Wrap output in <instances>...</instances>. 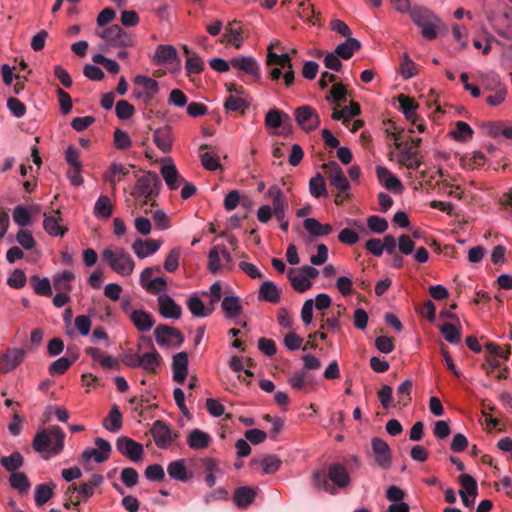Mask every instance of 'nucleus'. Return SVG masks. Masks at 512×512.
Listing matches in <instances>:
<instances>
[{
  "mask_svg": "<svg viewBox=\"0 0 512 512\" xmlns=\"http://www.w3.org/2000/svg\"><path fill=\"white\" fill-rule=\"evenodd\" d=\"M350 483V476L345 467L339 464H333L328 469V474L324 471H316L313 474V485L317 489H322L330 494H335L336 489L345 488Z\"/></svg>",
  "mask_w": 512,
  "mask_h": 512,
  "instance_id": "nucleus-1",
  "label": "nucleus"
},
{
  "mask_svg": "<svg viewBox=\"0 0 512 512\" xmlns=\"http://www.w3.org/2000/svg\"><path fill=\"white\" fill-rule=\"evenodd\" d=\"M65 435L57 426L43 429L35 435L33 448L36 452L46 453V458L59 454L64 447Z\"/></svg>",
  "mask_w": 512,
  "mask_h": 512,
  "instance_id": "nucleus-2",
  "label": "nucleus"
},
{
  "mask_svg": "<svg viewBox=\"0 0 512 512\" xmlns=\"http://www.w3.org/2000/svg\"><path fill=\"white\" fill-rule=\"evenodd\" d=\"M103 260L110 268L121 276H129L133 273L135 262L132 256L120 247H109L102 252Z\"/></svg>",
  "mask_w": 512,
  "mask_h": 512,
  "instance_id": "nucleus-3",
  "label": "nucleus"
},
{
  "mask_svg": "<svg viewBox=\"0 0 512 512\" xmlns=\"http://www.w3.org/2000/svg\"><path fill=\"white\" fill-rule=\"evenodd\" d=\"M266 64L268 66H272V69L270 70V77L272 80L280 79L282 76V69H284L285 72L283 74V78L285 84L290 86L294 82V71L289 53L277 54L272 52V46H270L266 57Z\"/></svg>",
  "mask_w": 512,
  "mask_h": 512,
  "instance_id": "nucleus-4",
  "label": "nucleus"
},
{
  "mask_svg": "<svg viewBox=\"0 0 512 512\" xmlns=\"http://www.w3.org/2000/svg\"><path fill=\"white\" fill-rule=\"evenodd\" d=\"M409 15L412 21L421 28L424 38L428 40L436 38L440 19L431 10L424 7H415Z\"/></svg>",
  "mask_w": 512,
  "mask_h": 512,
  "instance_id": "nucleus-5",
  "label": "nucleus"
},
{
  "mask_svg": "<svg viewBox=\"0 0 512 512\" xmlns=\"http://www.w3.org/2000/svg\"><path fill=\"white\" fill-rule=\"evenodd\" d=\"M159 187V177L153 172H146L137 179L131 195L137 200L143 199L146 204L149 199L158 194Z\"/></svg>",
  "mask_w": 512,
  "mask_h": 512,
  "instance_id": "nucleus-6",
  "label": "nucleus"
},
{
  "mask_svg": "<svg viewBox=\"0 0 512 512\" xmlns=\"http://www.w3.org/2000/svg\"><path fill=\"white\" fill-rule=\"evenodd\" d=\"M140 352V368L155 373L161 365V355L154 347L151 339L142 337L137 345Z\"/></svg>",
  "mask_w": 512,
  "mask_h": 512,
  "instance_id": "nucleus-7",
  "label": "nucleus"
},
{
  "mask_svg": "<svg viewBox=\"0 0 512 512\" xmlns=\"http://www.w3.org/2000/svg\"><path fill=\"white\" fill-rule=\"evenodd\" d=\"M96 34L104 40L107 47L125 48L134 44V37L119 25L98 30Z\"/></svg>",
  "mask_w": 512,
  "mask_h": 512,
  "instance_id": "nucleus-8",
  "label": "nucleus"
},
{
  "mask_svg": "<svg viewBox=\"0 0 512 512\" xmlns=\"http://www.w3.org/2000/svg\"><path fill=\"white\" fill-rule=\"evenodd\" d=\"M235 262L224 245L212 247L208 253V269L213 274L232 270Z\"/></svg>",
  "mask_w": 512,
  "mask_h": 512,
  "instance_id": "nucleus-9",
  "label": "nucleus"
},
{
  "mask_svg": "<svg viewBox=\"0 0 512 512\" xmlns=\"http://www.w3.org/2000/svg\"><path fill=\"white\" fill-rule=\"evenodd\" d=\"M159 92L156 80L145 75H137L134 78L132 96L144 103L150 102Z\"/></svg>",
  "mask_w": 512,
  "mask_h": 512,
  "instance_id": "nucleus-10",
  "label": "nucleus"
},
{
  "mask_svg": "<svg viewBox=\"0 0 512 512\" xmlns=\"http://www.w3.org/2000/svg\"><path fill=\"white\" fill-rule=\"evenodd\" d=\"M116 449L121 455L135 463L140 462L144 455L143 445L125 436L117 439Z\"/></svg>",
  "mask_w": 512,
  "mask_h": 512,
  "instance_id": "nucleus-11",
  "label": "nucleus"
},
{
  "mask_svg": "<svg viewBox=\"0 0 512 512\" xmlns=\"http://www.w3.org/2000/svg\"><path fill=\"white\" fill-rule=\"evenodd\" d=\"M95 445V448H88L83 451L82 458L85 462L103 463L109 458L111 445L108 441L103 438H96Z\"/></svg>",
  "mask_w": 512,
  "mask_h": 512,
  "instance_id": "nucleus-12",
  "label": "nucleus"
},
{
  "mask_svg": "<svg viewBox=\"0 0 512 512\" xmlns=\"http://www.w3.org/2000/svg\"><path fill=\"white\" fill-rule=\"evenodd\" d=\"M231 67L254 80L260 79V65L252 56H237L231 59Z\"/></svg>",
  "mask_w": 512,
  "mask_h": 512,
  "instance_id": "nucleus-13",
  "label": "nucleus"
},
{
  "mask_svg": "<svg viewBox=\"0 0 512 512\" xmlns=\"http://www.w3.org/2000/svg\"><path fill=\"white\" fill-rule=\"evenodd\" d=\"M156 342L161 347L180 346L183 342L181 333L169 326H158L154 330Z\"/></svg>",
  "mask_w": 512,
  "mask_h": 512,
  "instance_id": "nucleus-14",
  "label": "nucleus"
},
{
  "mask_svg": "<svg viewBox=\"0 0 512 512\" xmlns=\"http://www.w3.org/2000/svg\"><path fill=\"white\" fill-rule=\"evenodd\" d=\"M163 163L160 173L165 184L170 190H177L185 182V179L181 176L171 159L166 158L163 160Z\"/></svg>",
  "mask_w": 512,
  "mask_h": 512,
  "instance_id": "nucleus-15",
  "label": "nucleus"
},
{
  "mask_svg": "<svg viewBox=\"0 0 512 512\" xmlns=\"http://www.w3.org/2000/svg\"><path fill=\"white\" fill-rule=\"evenodd\" d=\"M295 119L297 123L306 131L316 129L320 124V118L315 109L304 105L295 110Z\"/></svg>",
  "mask_w": 512,
  "mask_h": 512,
  "instance_id": "nucleus-16",
  "label": "nucleus"
},
{
  "mask_svg": "<svg viewBox=\"0 0 512 512\" xmlns=\"http://www.w3.org/2000/svg\"><path fill=\"white\" fill-rule=\"evenodd\" d=\"M327 172L330 184L341 192H346L350 188L348 179L346 178L343 170L335 161H330L323 165Z\"/></svg>",
  "mask_w": 512,
  "mask_h": 512,
  "instance_id": "nucleus-17",
  "label": "nucleus"
},
{
  "mask_svg": "<svg viewBox=\"0 0 512 512\" xmlns=\"http://www.w3.org/2000/svg\"><path fill=\"white\" fill-rule=\"evenodd\" d=\"M151 433L156 446L160 449L168 448L176 437V435L172 433L169 426L163 421L159 420L153 423Z\"/></svg>",
  "mask_w": 512,
  "mask_h": 512,
  "instance_id": "nucleus-18",
  "label": "nucleus"
},
{
  "mask_svg": "<svg viewBox=\"0 0 512 512\" xmlns=\"http://www.w3.org/2000/svg\"><path fill=\"white\" fill-rule=\"evenodd\" d=\"M162 240L137 238L133 241L131 249L139 259L154 255L161 248Z\"/></svg>",
  "mask_w": 512,
  "mask_h": 512,
  "instance_id": "nucleus-19",
  "label": "nucleus"
},
{
  "mask_svg": "<svg viewBox=\"0 0 512 512\" xmlns=\"http://www.w3.org/2000/svg\"><path fill=\"white\" fill-rule=\"evenodd\" d=\"M371 446L376 463L381 468L388 469L391 466V449L387 442L375 437L371 441Z\"/></svg>",
  "mask_w": 512,
  "mask_h": 512,
  "instance_id": "nucleus-20",
  "label": "nucleus"
},
{
  "mask_svg": "<svg viewBox=\"0 0 512 512\" xmlns=\"http://www.w3.org/2000/svg\"><path fill=\"white\" fill-rule=\"evenodd\" d=\"M60 214V210H57L55 215L44 214L43 229L51 237H63L67 232V228L62 224L63 219Z\"/></svg>",
  "mask_w": 512,
  "mask_h": 512,
  "instance_id": "nucleus-21",
  "label": "nucleus"
},
{
  "mask_svg": "<svg viewBox=\"0 0 512 512\" xmlns=\"http://www.w3.org/2000/svg\"><path fill=\"white\" fill-rule=\"evenodd\" d=\"M26 351L21 348H10L1 356L2 373H8L14 370L24 360Z\"/></svg>",
  "mask_w": 512,
  "mask_h": 512,
  "instance_id": "nucleus-22",
  "label": "nucleus"
},
{
  "mask_svg": "<svg viewBox=\"0 0 512 512\" xmlns=\"http://www.w3.org/2000/svg\"><path fill=\"white\" fill-rule=\"evenodd\" d=\"M188 355L186 352H179L172 358L173 380L182 384L188 375Z\"/></svg>",
  "mask_w": 512,
  "mask_h": 512,
  "instance_id": "nucleus-23",
  "label": "nucleus"
},
{
  "mask_svg": "<svg viewBox=\"0 0 512 512\" xmlns=\"http://www.w3.org/2000/svg\"><path fill=\"white\" fill-rule=\"evenodd\" d=\"M158 305L159 312L163 317L170 319H179L181 317V307L169 295H159Z\"/></svg>",
  "mask_w": 512,
  "mask_h": 512,
  "instance_id": "nucleus-24",
  "label": "nucleus"
},
{
  "mask_svg": "<svg viewBox=\"0 0 512 512\" xmlns=\"http://www.w3.org/2000/svg\"><path fill=\"white\" fill-rule=\"evenodd\" d=\"M211 442V435L201 429H192L187 434V444L192 450H204L210 446Z\"/></svg>",
  "mask_w": 512,
  "mask_h": 512,
  "instance_id": "nucleus-25",
  "label": "nucleus"
},
{
  "mask_svg": "<svg viewBox=\"0 0 512 512\" xmlns=\"http://www.w3.org/2000/svg\"><path fill=\"white\" fill-rule=\"evenodd\" d=\"M129 171V166L113 162L104 173V180L109 182L112 189L114 190L116 188V184L122 181L129 174Z\"/></svg>",
  "mask_w": 512,
  "mask_h": 512,
  "instance_id": "nucleus-26",
  "label": "nucleus"
},
{
  "mask_svg": "<svg viewBox=\"0 0 512 512\" xmlns=\"http://www.w3.org/2000/svg\"><path fill=\"white\" fill-rule=\"evenodd\" d=\"M222 42L230 44L237 49L242 47L244 43L243 29L236 22L229 23L223 34Z\"/></svg>",
  "mask_w": 512,
  "mask_h": 512,
  "instance_id": "nucleus-27",
  "label": "nucleus"
},
{
  "mask_svg": "<svg viewBox=\"0 0 512 512\" xmlns=\"http://www.w3.org/2000/svg\"><path fill=\"white\" fill-rule=\"evenodd\" d=\"M178 58L177 50L172 45H158L152 57V61L157 65L170 64Z\"/></svg>",
  "mask_w": 512,
  "mask_h": 512,
  "instance_id": "nucleus-28",
  "label": "nucleus"
},
{
  "mask_svg": "<svg viewBox=\"0 0 512 512\" xmlns=\"http://www.w3.org/2000/svg\"><path fill=\"white\" fill-rule=\"evenodd\" d=\"M379 181L392 192H401L403 185L400 180L394 176L387 168L379 166L376 169Z\"/></svg>",
  "mask_w": 512,
  "mask_h": 512,
  "instance_id": "nucleus-29",
  "label": "nucleus"
},
{
  "mask_svg": "<svg viewBox=\"0 0 512 512\" xmlns=\"http://www.w3.org/2000/svg\"><path fill=\"white\" fill-rule=\"evenodd\" d=\"M103 480V476L99 474H93L87 482L81 483L78 487L71 486L69 490H77L81 495L82 500L86 501L94 494V489L100 486Z\"/></svg>",
  "mask_w": 512,
  "mask_h": 512,
  "instance_id": "nucleus-30",
  "label": "nucleus"
},
{
  "mask_svg": "<svg viewBox=\"0 0 512 512\" xmlns=\"http://www.w3.org/2000/svg\"><path fill=\"white\" fill-rule=\"evenodd\" d=\"M281 298V289L272 281H265L261 284L259 289V299L270 302L278 303Z\"/></svg>",
  "mask_w": 512,
  "mask_h": 512,
  "instance_id": "nucleus-31",
  "label": "nucleus"
},
{
  "mask_svg": "<svg viewBox=\"0 0 512 512\" xmlns=\"http://www.w3.org/2000/svg\"><path fill=\"white\" fill-rule=\"evenodd\" d=\"M153 141L164 153H169L172 148V133L168 127L158 128L153 133Z\"/></svg>",
  "mask_w": 512,
  "mask_h": 512,
  "instance_id": "nucleus-32",
  "label": "nucleus"
},
{
  "mask_svg": "<svg viewBox=\"0 0 512 512\" xmlns=\"http://www.w3.org/2000/svg\"><path fill=\"white\" fill-rule=\"evenodd\" d=\"M168 475L177 481L185 482L192 477V474L188 472L185 460H175L168 464L167 466Z\"/></svg>",
  "mask_w": 512,
  "mask_h": 512,
  "instance_id": "nucleus-33",
  "label": "nucleus"
},
{
  "mask_svg": "<svg viewBox=\"0 0 512 512\" xmlns=\"http://www.w3.org/2000/svg\"><path fill=\"white\" fill-rule=\"evenodd\" d=\"M226 318L235 319L242 313L240 299L236 296H225L221 303Z\"/></svg>",
  "mask_w": 512,
  "mask_h": 512,
  "instance_id": "nucleus-34",
  "label": "nucleus"
},
{
  "mask_svg": "<svg viewBox=\"0 0 512 512\" xmlns=\"http://www.w3.org/2000/svg\"><path fill=\"white\" fill-rule=\"evenodd\" d=\"M130 319L135 327L142 332L149 331L154 325L152 316L144 310H134L130 314Z\"/></svg>",
  "mask_w": 512,
  "mask_h": 512,
  "instance_id": "nucleus-35",
  "label": "nucleus"
},
{
  "mask_svg": "<svg viewBox=\"0 0 512 512\" xmlns=\"http://www.w3.org/2000/svg\"><path fill=\"white\" fill-rule=\"evenodd\" d=\"M359 114L360 106L356 102H351L349 105L344 106L340 110L335 107L332 113V118L347 124L353 117Z\"/></svg>",
  "mask_w": 512,
  "mask_h": 512,
  "instance_id": "nucleus-36",
  "label": "nucleus"
},
{
  "mask_svg": "<svg viewBox=\"0 0 512 512\" xmlns=\"http://www.w3.org/2000/svg\"><path fill=\"white\" fill-rule=\"evenodd\" d=\"M305 230L314 237H320L328 235L332 232V226L330 224H321L315 218H306L303 222Z\"/></svg>",
  "mask_w": 512,
  "mask_h": 512,
  "instance_id": "nucleus-37",
  "label": "nucleus"
},
{
  "mask_svg": "<svg viewBox=\"0 0 512 512\" xmlns=\"http://www.w3.org/2000/svg\"><path fill=\"white\" fill-rule=\"evenodd\" d=\"M361 48V43L353 37H348L346 40L335 48V52L342 58V59H349L351 58L355 52L359 51Z\"/></svg>",
  "mask_w": 512,
  "mask_h": 512,
  "instance_id": "nucleus-38",
  "label": "nucleus"
},
{
  "mask_svg": "<svg viewBox=\"0 0 512 512\" xmlns=\"http://www.w3.org/2000/svg\"><path fill=\"white\" fill-rule=\"evenodd\" d=\"M75 279L73 272L65 270L55 274L52 278L53 287L57 291L68 292L72 289V282Z\"/></svg>",
  "mask_w": 512,
  "mask_h": 512,
  "instance_id": "nucleus-39",
  "label": "nucleus"
},
{
  "mask_svg": "<svg viewBox=\"0 0 512 512\" xmlns=\"http://www.w3.org/2000/svg\"><path fill=\"white\" fill-rule=\"evenodd\" d=\"M187 307L195 317H207L213 312V307L205 306L203 301L197 295L189 297L187 300Z\"/></svg>",
  "mask_w": 512,
  "mask_h": 512,
  "instance_id": "nucleus-40",
  "label": "nucleus"
},
{
  "mask_svg": "<svg viewBox=\"0 0 512 512\" xmlns=\"http://www.w3.org/2000/svg\"><path fill=\"white\" fill-rule=\"evenodd\" d=\"M288 278L297 292H305L311 288L312 282L307 279L303 273L296 269H290L288 272Z\"/></svg>",
  "mask_w": 512,
  "mask_h": 512,
  "instance_id": "nucleus-41",
  "label": "nucleus"
},
{
  "mask_svg": "<svg viewBox=\"0 0 512 512\" xmlns=\"http://www.w3.org/2000/svg\"><path fill=\"white\" fill-rule=\"evenodd\" d=\"M12 218L19 227H26L31 224V208L25 205H17L12 210Z\"/></svg>",
  "mask_w": 512,
  "mask_h": 512,
  "instance_id": "nucleus-42",
  "label": "nucleus"
},
{
  "mask_svg": "<svg viewBox=\"0 0 512 512\" xmlns=\"http://www.w3.org/2000/svg\"><path fill=\"white\" fill-rule=\"evenodd\" d=\"M398 102L401 108L402 113L405 115L406 119L415 123L417 119V104L415 101L405 95L398 96Z\"/></svg>",
  "mask_w": 512,
  "mask_h": 512,
  "instance_id": "nucleus-43",
  "label": "nucleus"
},
{
  "mask_svg": "<svg viewBox=\"0 0 512 512\" xmlns=\"http://www.w3.org/2000/svg\"><path fill=\"white\" fill-rule=\"evenodd\" d=\"M413 382L410 379L403 381L397 388V402L399 407H406L411 402V390Z\"/></svg>",
  "mask_w": 512,
  "mask_h": 512,
  "instance_id": "nucleus-44",
  "label": "nucleus"
},
{
  "mask_svg": "<svg viewBox=\"0 0 512 512\" xmlns=\"http://www.w3.org/2000/svg\"><path fill=\"white\" fill-rule=\"evenodd\" d=\"M255 490L250 487H240L234 493V502L240 507H246L251 504L255 498Z\"/></svg>",
  "mask_w": 512,
  "mask_h": 512,
  "instance_id": "nucleus-45",
  "label": "nucleus"
},
{
  "mask_svg": "<svg viewBox=\"0 0 512 512\" xmlns=\"http://www.w3.org/2000/svg\"><path fill=\"white\" fill-rule=\"evenodd\" d=\"M440 331L445 340L451 344H458L461 341V326L455 324H443L440 326Z\"/></svg>",
  "mask_w": 512,
  "mask_h": 512,
  "instance_id": "nucleus-46",
  "label": "nucleus"
},
{
  "mask_svg": "<svg viewBox=\"0 0 512 512\" xmlns=\"http://www.w3.org/2000/svg\"><path fill=\"white\" fill-rule=\"evenodd\" d=\"M309 191L314 198L327 196V187L321 174H316L309 181Z\"/></svg>",
  "mask_w": 512,
  "mask_h": 512,
  "instance_id": "nucleus-47",
  "label": "nucleus"
},
{
  "mask_svg": "<svg viewBox=\"0 0 512 512\" xmlns=\"http://www.w3.org/2000/svg\"><path fill=\"white\" fill-rule=\"evenodd\" d=\"M103 426L110 432H117L122 427V415L117 406H113Z\"/></svg>",
  "mask_w": 512,
  "mask_h": 512,
  "instance_id": "nucleus-48",
  "label": "nucleus"
},
{
  "mask_svg": "<svg viewBox=\"0 0 512 512\" xmlns=\"http://www.w3.org/2000/svg\"><path fill=\"white\" fill-rule=\"evenodd\" d=\"M24 463L23 456L19 452H13L9 456L2 457L0 464L9 472L14 473L22 467Z\"/></svg>",
  "mask_w": 512,
  "mask_h": 512,
  "instance_id": "nucleus-49",
  "label": "nucleus"
},
{
  "mask_svg": "<svg viewBox=\"0 0 512 512\" xmlns=\"http://www.w3.org/2000/svg\"><path fill=\"white\" fill-rule=\"evenodd\" d=\"M267 196L271 198L274 211L278 209H287L288 203L284 197V194L279 186L272 185L267 190Z\"/></svg>",
  "mask_w": 512,
  "mask_h": 512,
  "instance_id": "nucleus-50",
  "label": "nucleus"
},
{
  "mask_svg": "<svg viewBox=\"0 0 512 512\" xmlns=\"http://www.w3.org/2000/svg\"><path fill=\"white\" fill-rule=\"evenodd\" d=\"M113 211V205L107 196H100L94 206V213L97 217L108 218Z\"/></svg>",
  "mask_w": 512,
  "mask_h": 512,
  "instance_id": "nucleus-51",
  "label": "nucleus"
},
{
  "mask_svg": "<svg viewBox=\"0 0 512 512\" xmlns=\"http://www.w3.org/2000/svg\"><path fill=\"white\" fill-rule=\"evenodd\" d=\"M459 482L461 485V490L459 491L460 495H461V493H463V494H468L471 497L477 496V491H478L477 482L472 476H470L468 474H462L459 477Z\"/></svg>",
  "mask_w": 512,
  "mask_h": 512,
  "instance_id": "nucleus-52",
  "label": "nucleus"
},
{
  "mask_svg": "<svg viewBox=\"0 0 512 512\" xmlns=\"http://www.w3.org/2000/svg\"><path fill=\"white\" fill-rule=\"evenodd\" d=\"M346 88L342 84H334L326 96V100L331 104L339 106L340 103L346 101Z\"/></svg>",
  "mask_w": 512,
  "mask_h": 512,
  "instance_id": "nucleus-53",
  "label": "nucleus"
},
{
  "mask_svg": "<svg viewBox=\"0 0 512 512\" xmlns=\"http://www.w3.org/2000/svg\"><path fill=\"white\" fill-rule=\"evenodd\" d=\"M10 485L20 493H25L30 488L27 476L22 472H14L9 478Z\"/></svg>",
  "mask_w": 512,
  "mask_h": 512,
  "instance_id": "nucleus-54",
  "label": "nucleus"
},
{
  "mask_svg": "<svg viewBox=\"0 0 512 512\" xmlns=\"http://www.w3.org/2000/svg\"><path fill=\"white\" fill-rule=\"evenodd\" d=\"M452 137L457 141H466L472 138L473 130L469 124L464 121H458L455 129L451 132Z\"/></svg>",
  "mask_w": 512,
  "mask_h": 512,
  "instance_id": "nucleus-55",
  "label": "nucleus"
},
{
  "mask_svg": "<svg viewBox=\"0 0 512 512\" xmlns=\"http://www.w3.org/2000/svg\"><path fill=\"white\" fill-rule=\"evenodd\" d=\"M31 280L34 282V291L36 294L47 297L52 295L51 282L47 277L39 278L34 275Z\"/></svg>",
  "mask_w": 512,
  "mask_h": 512,
  "instance_id": "nucleus-56",
  "label": "nucleus"
},
{
  "mask_svg": "<svg viewBox=\"0 0 512 512\" xmlns=\"http://www.w3.org/2000/svg\"><path fill=\"white\" fill-rule=\"evenodd\" d=\"M378 399L381 403V406L384 409H389L392 407H396V403L393 401V390L389 385H382L381 388L377 392Z\"/></svg>",
  "mask_w": 512,
  "mask_h": 512,
  "instance_id": "nucleus-57",
  "label": "nucleus"
},
{
  "mask_svg": "<svg viewBox=\"0 0 512 512\" xmlns=\"http://www.w3.org/2000/svg\"><path fill=\"white\" fill-rule=\"evenodd\" d=\"M16 241L25 250H31L36 245L32 232L27 229H20L17 232Z\"/></svg>",
  "mask_w": 512,
  "mask_h": 512,
  "instance_id": "nucleus-58",
  "label": "nucleus"
},
{
  "mask_svg": "<svg viewBox=\"0 0 512 512\" xmlns=\"http://www.w3.org/2000/svg\"><path fill=\"white\" fill-rule=\"evenodd\" d=\"M400 73L405 79L412 78L418 73L415 63L410 59L407 53L403 55Z\"/></svg>",
  "mask_w": 512,
  "mask_h": 512,
  "instance_id": "nucleus-59",
  "label": "nucleus"
},
{
  "mask_svg": "<svg viewBox=\"0 0 512 512\" xmlns=\"http://www.w3.org/2000/svg\"><path fill=\"white\" fill-rule=\"evenodd\" d=\"M72 363L73 360L66 357H60L49 366V373L51 375H61L68 370Z\"/></svg>",
  "mask_w": 512,
  "mask_h": 512,
  "instance_id": "nucleus-60",
  "label": "nucleus"
},
{
  "mask_svg": "<svg viewBox=\"0 0 512 512\" xmlns=\"http://www.w3.org/2000/svg\"><path fill=\"white\" fill-rule=\"evenodd\" d=\"M53 491L52 488L46 484H41L36 487L35 491V502L38 506L45 504L51 497Z\"/></svg>",
  "mask_w": 512,
  "mask_h": 512,
  "instance_id": "nucleus-61",
  "label": "nucleus"
},
{
  "mask_svg": "<svg viewBox=\"0 0 512 512\" xmlns=\"http://www.w3.org/2000/svg\"><path fill=\"white\" fill-rule=\"evenodd\" d=\"M463 163L466 167L475 169L485 163V156L482 152L474 151L463 158Z\"/></svg>",
  "mask_w": 512,
  "mask_h": 512,
  "instance_id": "nucleus-62",
  "label": "nucleus"
},
{
  "mask_svg": "<svg viewBox=\"0 0 512 512\" xmlns=\"http://www.w3.org/2000/svg\"><path fill=\"white\" fill-rule=\"evenodd\" d=\"M281 466V460L275 455H268L262 460V469L265 474H273Z\"/></svg>",
  "mask_w": 512,
  "mask_h": 512,
  "instance_id": "nucleus-63",
  "label": "nucleus"
},
{
  "mask_svg": "<svg viewBox=\"0 0 512 512\" xmlns=\"http://www.w3.org/2000/svg\"><path fill=\"white\" fill-rule=\"evenodd\" d=\"M115 112L119 119H129L134 113V107L125 100H120L115 105Z\"/></svg>",
  "mask_w": 512,
  "mask_h": 512,
  "instance_id": "nucleus-64",
  "label": "nucleus"
}]
</instances>
